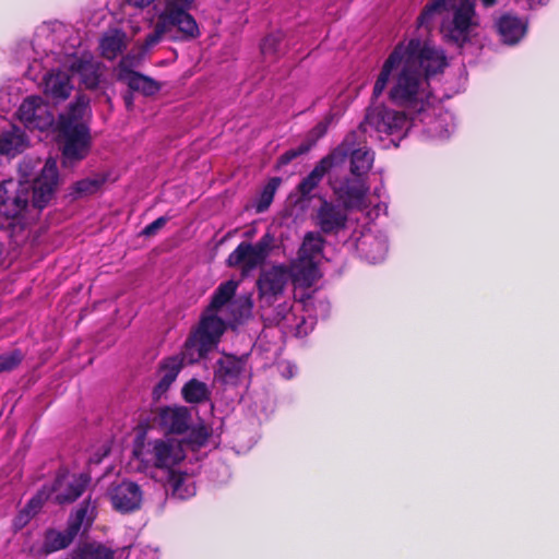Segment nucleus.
Segmentation results:
<instances>
[{"label": "nucleus", "mask_w": 559, "mask_h": 559, "mask_svg": "<svg viewBox=\"0 0 559 559\" xmlns=\"http://www.w3.org/2000/svg\"><path fill=\"white\" fill-rule=\"evenodd\" d=\"M497 2V0H481V3L485 8H490L492 7L495 3Z\"/></svg>", "instance_id": "obj_50"}, {"label": "nucleus", "mask_w": 559, "mask_h": 559, "mask_svg": "<svg viewBox=\"0 0 559 559\" xmlns=\"http://www.w3.org/2000/svg\"><path fill=\"white\" fill-rule=\"evenodd\" d=\"M165 489L168 497L177 500H188L195 496V486L189 481L188 474L169 469L166 476Z\"/></svg>", "instance_id": "obj_26"}, {"label": "nucleus", "mask_w": 559, "mask_h": 559, "mask_svg": "<svg viewBox=\"0 0 559 559\" xmlns=\"http://www.w3.org/2000/svg\"><path fill=\"white\" fill-rule=\"evenodd\" d=\"M288 269L293 282L304 287H311L321 276L317 260L298 253Z\"/></svg>", "instance_id": "obj_21"}, {"label": "nucleus", "mask_w": 559, "mask_h": 559, "mask_svg": "<svg viewBox=\"0 0 559 559\" xmlns=\"http://www.w3.org/2000/svg\"><path fill=\"white\" fill-rule=\"evenodd\" d=\"M108 179L106 174H97L92 178H85L73 183L71 195L81 198L97 193Z\"/></svg>", "instance_id": "obj_34"}, {"label": "nucleus", "mask_w": 559, "mask_h": 559, "mask_svg": "<svg viewBox=\"0 0 559 559\" xmlns=\"http://www.w3.org/2000/svg\"><path fill=\"white\" fill-rule=\"evenodd\" d=\"M475 14V4L472 1L461 0L453 13L452 26L445 34L448 43L462 49L471 40V33L478 25Z\"/></svg>", "instance_id": "obj_8"}, {"label": "nucleus", "mask_w": 559, "mask_h": 559, "mask_svg": "<svg viewBox=\"0 0 559 559\" xmlns=\"http://www.w3.org/2000/svg\"><path fill=\"white\" fill-rule=\"evenodd\" d=\"M78 533L68 524L63 532L50 528L47 530L44 537L43 549L46 554H52L69 547Z\"/></svg>", "instance_id": "obj_31"}, {"label": "nucleus", "mask_w": 559, "mask_h": 559, "mask_svg": "<svg viewBox=\"0 0 559 559\" xmlns=\"http://www.w3.org/2000/svg\"><path fill=\"white\" fill-rule=\"evenodd\" d=\"M44 94L55 102L66 100L72 90L69 73L61 70H51L43 78Z\"/></svg>", "instance_id": "obj_22"}, {"label": "nucleus", "mask_w": 559, "mask_h": 559, "mask_svg": "<svg viewBox=\"0 0 559 559\" xmlns=\"http://www.w3.org/2000/svg\"><path fill=\"white\" fill-rule=\"evenodd\" d=\"M361 127L362 121L359 123L356 130H353L346 134L342 143L330 154H328L326 157H330L331 160L337 165L343 163L350 152L367 146V133L369 130L368 128Z\"/></svg>", "instance_id": "obj_25"}, {"label": "nucleus", "mask_w": 559, "mask_h": 559, "mask_svg": "<svg viewBox=\"0 0 559 559\" xmlns=\"http://www.w3.org/2000/svg\"><path fill=\"white\" fill-rule=\"evenodd\" d=\"M27 147V138L25 133L13 127L0 134V154L7 156H16Z\"/></svg>", "instance_id": "obj_30"}, {"label": "nucleus", "mask_w": 559, "mask_h": 559, "mask_svg": "<svg viewBox=\"0 0 559 559\" xmlns=\"http://www.w3.org/2000/svg\"><path fill=\"white\" fill-rule=\"evenodd\" d=\"M252 246L261 260L265 262L274 247V236L271 233H265L255 243H252Z\"/></svg>", "instance_id": "obj_44"}, {"label": "nucleus", "mask_w": 559, "mask_h": 559, "mask_svg": "<svg viewBox=\"0 0 559 559\" xmlns=\"http://www.w3.org/2000/svg\"><path fill=\"white\" fill-rule=\"evenodd\" d=\"M335 164L330 157L321 158L313 169L298 183L297 190L302 199H307L310 193L319 186L323 177Z\"/></svg>", "instance_id": "obj_28"}, {"label": "nucleus", "mask_w": 559, "mask_h": 559, "mask_svg": "<svg viewBox=\"0 0 559 559\" xmlns=\"http://www.w3.org/2000/svg\"><path fill=\"white\" fill-rule=\"evenodd\" d=\"M188 431V438L183 442L191 445L193 450H197L207 443L210 437L212 436L213 429L205 423L201 421L191 428L189 427Z\"/></svg>", "instance_id": "obj_39"}, {"label": "nucleus", "mask_w": 559, "mask_h": 559, "mask_svg": "<svg viewBox=\"0 0 559 559\" xmlns=\"http://www.w3.org/2000/svg\"><path fill=\"white\" fill-rule=\"evenodd\" d=\"M349 211L342 203L323 200L317 210L316 225L325 235H338L347 228Z\"/></svg>", "instance_id": "obj_13"}, {"label": "nucleus", "mask_w": 559, "mask_h": 559, "mask_svg": "<svg viewBox=\"0 0 559 559\" xmlns=\"http://www.w3.org/2000/svg\"><path fill=\"white\" fill-rule=\"evenodd\" d=\"M59 183L57 162L48 158L33 182L13 179L0 182V215L19 218L29 206L41 211L51 201Z\"/></svg>", "instance_id": "obj_2"}, {"label": "nucleus", "mask_w": 559, "mask_h": 559, "mask_svg": "<svg viewBox=\"0 0 559 559\" xmlns=\"http://www.w3.org/2000/svg\"><path fill=\"white\" fill-rule=\"evenodd\" d=\"M226 263L230 267H239L242 275H247L264 264L254 251L252 243L248 241H241L235 250L229 253Z\"/></svg>", "instance_id": "obj_24"}, {"label": "nucleus", "mask_w": 559, "mask_h": 559, "mask_svg": "<svg viewBox=\"0 0 559 559\" xmlns=\"http://www.w3.org/2000/svg\"><path fill=\"white\" fill-rule=\"evenodd\" d=\"M154 420L166 432L182 435L189 430L191 413L185 406H164L157 408Z\"/></svg>", "instance_id": "obj_17"}, {"label": "nucleus", "mask_w": 559, "mask_h": 559, "mask_svg": "<svg viewBox=\"0 0 559 559\" xmlns=\"http://www.w3.org/2000/svg\"><path fill=\"white\" fill-rule=\"evenodd\" d=\"M128 62L129 58L123 57L118 63L116 73L117 81L127 85V87L134 93H139L145 97L156 95L160 91L162 84L148 75L132 70Z\"/></svg>", "instance_id": "obj_15"}, {"label": "nucleus", "mask_w": 559, "mask_h": 559, "mask_svg": "<svg viewBox=\"0 0 559 559\" xmlns=\"http://www.w3.org/2000/svg\"><path fill=\"white\" fill-rule=\"evenodd\" d=\"M122 99L124 103V106L128 111L133 110L134 108V92L130 88H128L126 92L122 93Z\"/></svg>", "instance_id": "obj_48"}, {"label": "nucleus", "mask_w": 559, "mask_h": 559, "mask_svg": "<svg viewBox=\"0 0 559 559\" xmlns=\"http://www.w3.org/2000/svg\"><path fill=\"white\" fill-rule=\"evenodd\" d=\"M495 27L507 45L518 44L527 32V23L512 13H504L497 19Z\"/></svg>", "instance_id": "obj_23"}, {"label": "nucleus", "mask_w": 559, "mask_h": 559, "mask_svg": "<svg viewBox=\"0 0 559 559\" xmlns=\"http://www.w3.org/2000/svg\"><path fill=\"white\" fill-rule=\"evenodd\" d=\"M88 481L90 477L84 474L70 477L67 471L60 469L48 488L53 502L62 506L79 499L84 493Z\"/></svg>", "instance_id": "obj_9"}, {"label": "nucleus", "mask_w": 559, "mask_h": 559, "mask_svg": "<svg viewBox=\"0 0 559 559\" xmlns=\"http://www.w3.org/2000/svg\"><path fill=\"white\" fill-rule=\"evenodd\" d=\"M324 243L325 239L320 233L308 231L297 253L317 260L323 252Z\"/></svg>", "instance_id": "obj_36"}, {"label": "nucleus", "mask_w": 559, "mask_h": 559, "mask_svg": "<svg viewBox=\"0 0 559 559\" xmlns=\"http://www.w3.org/2000/svg\"><path fill=\"white\" fill-rule=\"evenodd\" d=\"M281 35L278 34H270L266 35L260 45L261 53L265 58L275 59L278 52V46L281 44Z\"/></svg>", "instance_id": "obj_43"}, {"label": "nucleus", "mask_w": 559, "mask_h": 559, "mask_svg": "<svg viewBox=\"0 0 559 559\" xmlns=\"http://www.w3.org/2000/svg\"><path fill=\"white\" fill-rule=\"evenodd\" d=\"M168 222V218L166 216H160L158 218H156L155 221H153L152 223H150L148 225H146L143 230H142V235L146 236V237H152L154 235L157 234V231L159 229H162L166 223Z\"/></svg>", "instance_id": "obj_46"}, {"label": "nucleus", "mask_w": 559, "mask_h": 559, "mask_svg": "<svg viewBox=\"0 0 559 559\" xmlns=\"http://www.w3.org/2000/svg\"><path fill=\"white\" fill-rule=\"evenodd\" d=\"M237 283L227 281L214 290L209 306L201 314L198 325L191 330L186 340V354L190 362H199L207 357L209 353L218 346L226 324L217 316L221 310L235 296Z\"/></svg>", "instance_id": "obj_3"}, {"label": "nucleus", "mask_w": 559, "mask_h": 559, "mask_svg": "<svg viewBox=\"0 0 559 559\" xmlns=\"http://www.w3.org/2000/svg\"><path fill=\"white\" fill-rule=\"evenodd\" d=\"M194 0H165L163 11L157 15L152 33L142 44L144 51L157 45L164 36L170 40L187 41L197 38L200 29L194 17L189 13Z\"/></svg>", "instance_id": "obj_4"}, {"label": "nucleus", "mask_w": 559, "mask_h": 559, "mask_svg": "<svg viewBox=\"0 0 559 559\" xmlns=\"http://www.w3.org/2000/svg\"><path fill=\"white\" fill-rule=\"evenodd\" d=\"M154 0H127V2L135 8H145L150 5Z\"/></svg>", "instance_id": "obj_49"}, {"label": "nucleus", "mask_w": 559, "mask_h": 559, "mask_svg": "<svg viewBox=\"0 0 559 559\" xmlns=\"http://www.w3.org/2000/svg\"><path fill=\"white\" fill-rule=\"evenodd\" d=\"M247 356L226 354L216 361L214 379L223 385L236 386L245 371Z\"/></svg>", "instance_id": "obj_19"}, {"label": "nucleus", "mask_w": 559, "mask_h": 559, "mask_svg": "<svg viewBox=\"0 0 559 559\" xmlns=\"http://www.w3.org/2000/svg\"><path fill=\"white\" fill-rule=\"evenodd\" d=\"M68 559H114V551L100 544L85 543L76 546Z\"/></svg>", "instance_id": "obj_33"}, {"label": "nucleus", "mask_w": 559, "mask_h": 559, "mask_svg": "<svg viewBox=\"0 0 559 559\" xmlns=\"http://www.w3.org/2000/svg\"><path fill=\"white\" fill-rule=\"evenodd\" d=\"M185 362L191 364L188 360V355L186 354V344L183 345V350L181 353V357L170 356V357L164 358L160 361L159 371H160L162 376L152 392L154 400H159L160 396L169 390L170 385L177 379Z\"/></svg>", "instance_id": "obj_18"}, {"label": "nucleus", "mask_w": 559, "mask_h": 559, "mask_svg": "<svg viewBox=\"0 0 559 559\" xmlns=\"http://www.w3.org/2000/svg\"><path fill=\"white\" fill-rule=\"evenodd\" d=\"M328 130V124L325 122H319L309 133L306 141H314L317 142L318 139L322 138Z\"/></svg>", "instance_id": "obj_47"}, {"label": "nucleus", "mask_w": 559, "mask_h": 559, "mask_svg": "<svg viewBox=\"0 0 559 559\" xmlns=\"http://www.w3.org/2000/svg\"><path fill=\"white\" fill-rule=\"evenodd\" d=\"M94 510L95 506L92 504L91 497H87L82 501V503L75 510V512L70 515L68 520V525L79 534L85 520H87L88 524H91L94 521Z\"/></svg>", "instance_id": "obj_38"}, {"label": "nucleus", "mask_w": 559, "mask_h": 559, "mask_svg": "<svg viewBox=\"0 0 559 559\" xmlns=\"http://www.w3.org/2000/svg\"><path fill=\"white\" fill-rule=\"evenodd\" d=\"M50 499H52V496L48 485H44L36 495L28 500L25 508L20 513V519H24L25 522H27L35 516L40 511L44 503Z\"/></svg>", "instance_id": "obj_37"}, {"label": "nucleus", "mask_w": 559, "mask_h": 559, "mask_svg": "<svg viewBox=\"0 0 559 559\" xmlns=\"http://www.w3.org/2000/svg\"><path fill=\"white\" fill-rule=\"evenodd\" d=\"M19 118L29 130H48L53 123V115L40 96L24 99L19 108Z\"/></svg>", "instance_id": "obj_12"}, {"label": "nucleus", "mask_w": 559, "mask_h": 559, "mask_svg": "<svg viewBox=\"0 0 559 559\" xmlns=\"http://www.w3.org/2000/svg\"><path fill=\"white\" fill-rule=\"evenodd\" d=\"M348 156L350 175L368 179V174L371 170L374 162L373 152L369 147L364 146L360 150L350 152Z\"/></svg>", "instance_id": "obj_32"}, {"label": "nucleus", "mask_w": 559, "mask_h": 559, "mask_svg": "<svg viewBox=\"0 0 559 559\" xmlns=\"http://www.w3.org/2000/svg\"><path fill=\"white\" fill-rule=\"evenodd\" d=\"M366 178L349 175L333 185V192L340 203L350 210H361L369 186Z\"/></svg>", "instance_id": "obj_11"}, {"label": "nucleus", "mask_w": 559, "mask_h": 559, "mask_svg": "<svg viewBox=\"0 0 559 559\" xmlns=\"http://www.w3.org/2000/svg\"><path fill=\"white\" fill-rule=\"evenodd\" d=\"M445 5L447 0H431L424 7L417 17V28L419 32L416 36L417 38L430 40L428 35L433 27L435 17L445 9Z\"/></svg>", "instance_id": "obj_29"}, {"label": "nucleus", "mask_w": 559, "mask_h": 559, "mask_svg": "<svg viewBox=\"0 0 559 559\" xmlns=\"http://www.w3.org/2000/svg\"><path fill=\"white\" fill-rule=\"evenodd\" d=\"M105 69V64L98 61L91 52L73 56L68 66L69 72L78 75L80 85L88 91L98 88Z\"/></svg>", "instance_id": "obj_10"}, {"label": "nucleus", "mask_w": 559, "mask_h": 559, "mask_svg": "<svg viewBox=\"0 0 559 559\" xmlns=\"http://www.w3.org/2000/svg\"><path fill=\"white\" fill-rule=\"evenodd\" d=\"M181 394L185 401L191 404L203 403L211 399V392L206 383L198 379L189 380L183 385Z\"/></svg>", "instance_id": "obj_35"}, {"label": "nucleus", "mask_w": 559, "mask_h": 559, "mask_svg": "<svg viewBox=\"0 0 559 559\" xmlns=\"http://www.w3.org/2000/svg\"><path fill=\"white\" fill-rule=\"evenodd\" d=\"M444 52L431 40L412 37L399 43L382 64L372 91L377 99L386 88L392 72L400 68L389 91V99L397 107L420 114L432 105L429 79L447 67Z\"/></svg>", "instance_id": "obj_1"}, {"label": "nucleus", "mask_w": 559, "mask_h": 559, "mask_svg": "<svg viewBox=\"0 0 559 559\" xmlns=\"http://www.w3.org/2000/svg\"><path fill=\"white\" fill-rule=\"evenodd\" d=\"M153 465L167 472L186 459L183 442L176 439H156L148 443Z\"/></svg>", "instance_id": "obj_14"}, {"label": "nucleus", "mask_w": 559, "mask_h": 559, "mask_svg": "<svg viewBox=\"0 0 559 559\" xmlns=\"http://www.w3.org/2000/svg\"><path fill=\"white\" fill-rule=\"evenodd\" d=\"M376 132L380 139L382 135L392 136L391 142L399 146V142L406 135L408 119L404 111H399L383 104L370 105L366 109L362 127Z\"/></svg>", "instance_id": "obj_5"}, {"label": "nucleus", "mask_w": 559, "mask_h": 559, "mask_svg": "<svg viewBox=\"0 0 559 559\" xmlns=\"http://www.w3.org/2000/svg\"><path fill=\"white\" fill-rule=\"evenodd\" d=\"M314 145V141H304L298 147L290 148L283 153L276 163L277 168L288 165L295 158L308 153Z\"/></svg>", "instance_id": "obj_41"}, {"label": "nucleus", "mask_w": 559, "mask_h": 559, "mask_svg": "<svg viewBox=\"0 0 559 559\" xmlns=\"http://www.w3.org/2000/svg\"><path fill=\"white\" fill-rule=\"evenodd\" d=\"M109 498L116 511L130 513L140 509L142 490L136 483L123 480L118 485H111L109 488Z\"/></svg>", "instance_id": "obj_16"}, {"label": "nucleus", "mask_w": 559, "mask_h": 559, "mask_svg": "<svg viewBox=\"0 0 559 559\" xmlns=\"http://www.w3.org/2000/svg\"><path fill=\"white\" fill-rule=\"evenodd\" d=\"M62 164L72 167L85 159L92 148L90 127L58 126Z\"/></svg>", "instance_id": "obj_6"}, {"label": "nucleus", "mask_w": 559, "mask_h": 559, "mask_svg": "<svg viewBox=\"0 0 559 559\" xmlns=\"http://www.w3.org/2000/svg\"><path fill=\"white\" fill-rule=\"evenodd\" d=\"M280 185H281V178H278V177H273L267 181V183L264 186L262 192L260 193V197L255 204V211L258 213H263L270 207V205L273 202L275 192H276L277 188L280 187Z\"/></svg>", "instance_id": "obj_40"}, {"label": "nucleus", "mask_w": 559, "mask_h": 559, "mask_svg": "<svg viewBox=\"0 0 559 559\" xmlns=\"http://www.w3.org/2000/svg\"><path fill=\"white\" fill-rule=\"evenodd\" d=\"M128 46L127 33L120 28H109L99 39V53L104 59L115 60Z\"/></svg>", "instance_id": "obj_27"}, {"label": "nucleus", "mask_w": 559, "mask_h": 559, "mask_svg": "<svg viewBox=\"0 0 559 559\" xmlns=\"http://www.w3.org/2000/svg\"><path fill=\"white\" fill-rule=\"evenodd\" d=\"M90 103L91 99L87 95L78 93L68 110L59 116L58 126L90 127L88 119L92 116Z\"/></svg>", "instance_id": "obj_20"}, {"label": "nucleus", "mask_w": 559, "mask_h": 559, "mask_svg": "<svg viewBox=\"0 0 559 559\" xmlns=\"http://www.w3.org/2000/svg\"><path fill=\"white\" fill-rule=\"evenodd\" d=\"M9 228L11 229L10 237L15 246H20L27 238L24 225L10 223Z\"/></svg>", "instance_id": "obj_45"}, {"label": "nucleus", "mask_w": 559, "mask_h": 559, "mask_svg": "<svg viewBox=\"0 0 559 559\" xmlns=\"http://www.w3.org/2000/svg\"><path fill=\"white\" fill-rule=\"evenodd\" d=\"M24 359V355L20 349L0 354V373L12 371L17 368Z\"/></svg>", "instance_id": "obj_42"}, {"label": "nucleus", "mask_w": 559, "mask_h": 559, "mask_svg": "<svg viewBox=\"0 0 559 559\" xmlns=\"http://www.w3.org/2000/svg\"><path fill=\"white\" fill-rule=\"evenodd\" d=\"M290 280L289 269L285 264H277L263 270L257 280L258 298L261 307L273 306L284 295Z\"/></svg>", "instance_id": "obj_7"}]
</instances>
